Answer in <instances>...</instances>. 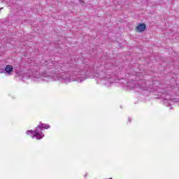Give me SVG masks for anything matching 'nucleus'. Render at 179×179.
Returning <instances> with one entry per match:
<instances>
[{
	"instance_id": "f257e3e1",
	"label": "nucleus",
	"mask_w": 179,
	"mask_h": 179,
	"mask_svg": "<svg viewBox=\"0 0 179 179\" xmlns=\"http://www.w3.org/2000/svg\"><path fill=\"white\" fill-rule=\"evenodd\" d=\"M22 80L30 78L34 82H78L82 83L87 79L83 73H79L78 68L69 64H61L58 62H41L40 66H36L32 69L31 74L27 73L22 76Z\"/></svg>"
},
{
	"instance_id": "39448f33",
	"label": "nucleus",
	"mask_w": 179,
	"mask_h": 179,
	"mask_svg": "<svg viewBox=\"0 0 179 179\" xmlns=\"http://www.w3.org/2000/svg\"><path fill=\"white\" fill-rule=\"evenodd\" d=\"M146 29V25L145 24H140L136 27V31L138 33H141L142 31H144V30Z\"/></svg>"
},
{
	"instance_id": "f03ea898",
	"label": "nucleus",
	"mask_w": 179,
	"mask_h": 179,
	"mask_svg": "<svg viewBox=\"0 0 179 179\" xmlns=\"http://www.w3.org/2000/svg\"><path fill=\"white\" fill-rule=\"evenodd\" d=\"M103 66H100L99 69L95 70V78H99V79H103L104 80L105 85L110 86L111 83H114V79L111 78L113 72L110 69L103 71Z\"/></svg>"
},
{
	"instance_id": "7ed1b4c3",
	"label": "nucleus",
	"mask_w": 179,
	"mask_h": 179,
	"mask_svg": "<svg viewBox=\"0 0 179 179\" xmlns=\"http://www.w3.org/2000/svg\"><path fill=\"white\" fill-rule=\"evenodd\" d=\"M48 128H50V124L40 123L34 131H27V135H31V136L33 139L36 138V139L40 141V139H43V138H44V134L41 131H43V129H48Z\"/></svg>"
},
{
	"instance_id": "20e7f679",
	"label": "nucleus",
	"mask_w": 179,
	"mask_h": 179,
	"mask_svg": "<svg viewBox=\"0 0 179 179\" xmlns=\"http://www.w3.org/2000/svg\"><path fill=\"white\" fill-rule=\"evenodd\" d=\"M13 66L12 65H6L4 68V72L7 74V75H12V73H13Z\"/></svg>"
},
{
	"instance_id": "423d86ee",
	"label": "nucleus",
	"mask_w": 179,
	"mask_h": 179,
	"mask_svg": "<svg viewBox=\"0 0 179 179\" xmlns=\"http://www.w3.org/2000/svg\"><path fill=\"white\" fill-rule=\"evenodd\" d=\"M136 88H138L140 87L141 89H142L143 90H148V87H146V83H143L142 85L138 84V85H135Z\"/></svg>"
},
{
	"instance_id": "0eeeda50",
	"label": "nucleus",
	"mask_w": 179,
	"mask_h": 179,
	"mask_svg": "<svg viewBox=\"0 0 179 179\" xmlns=\"http://www.w3.org/2000/svg\"><path fill=\"white\" fill-rule=\"evenodd\" d=\"M169 101H167V99H164V103L166 104V103H167V102H169Z\"/></svg>"
},
{
	"instance_id": "6e6552de",
	"label": "nucleus",
	"mask_w": 179,
	"mask_h": 179,
	"mask_svg": "<svg viewBox=\"0 0 179 179\" xmlns=\"http://www.w3.org/2000/svg\"><path fill=\"white\" fill-rule=\"evenodd\" d=\"M1 9H2V8H0V10H1Z\"/></svg>"
}]
</instances>
